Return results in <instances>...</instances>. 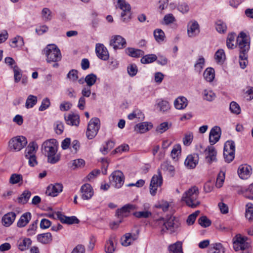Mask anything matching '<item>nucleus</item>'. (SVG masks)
I'll use <instances>...</instances> for the list:
<instances>
[{
    "instance_id": "1",
    "label": "nucleus",
    "mask_w": 253,
    "mask_h": 253,
    "mask_svg": "<svg viewBox=\"0 0 253 253\" xmlns=\"http://www.w3.org/2000/svg\"><path fill=\"white\" fill-rule=\"evenodd\" d=\"M237 43L239 50V62L240 67L245 69L248 64V54L250 47V42L246 34L241 32L237 38Z\"/></svg>"
},
{
    "instance_id": "2",
    "label": "nucleus",
    "mask_w": 253,
    "mask_h": 253,
    "mask_svg": "<svg viewBox=\"0 0 253 253\" xmlns=\"http://www.w3.org/2000/svg\"><path fill=\"white\" fill-rule=\"evenodd\" d=\"M42 152L47 157V161L50 164H55L60 160L57 154L58 143L56 140L50 139L44 142L42 145Z\"/></svg>"
},
{
    "instance_id": "3",
    "label": "nucleus",
    "mask_w": 253,
    "mask_h": 253,
    "mask_svg": "<svg viewBox=\"0 0 253 253\" xmlns=\"http://www.w3.org/2000/svg\"><path fill=\"white\" fill-rule=\"evenodd\" d=\"M198 195V187L193 186L183 194L182 200L186 203L188 207L195 208L200 204V202L197 200Z\"/></svg>"
},
{
    "instance_id": "4",
    "label": "nucleus",
    "mask_w": 253,
    "mask_h": 253,
    "mask_svg": "<svg viewBox=\"0 0 253 253\" xmlns=\"http://www.w3.org/2000/svg\"><path fill=\"white\" fill-rule=\"evenodd\" d=\"M48 63L56 62L61 60L62 58L60 49L54 44L47 45L43 49Z\"/></svg>"
},
{
    "instance_id": "5",
    "label": "nucleus",
    "mask_w": 253,
    "mask_h": 253,
    "mask_svg": "<svg viewBox=\"0 0 253 253\" xmlns=\"http://www.w3.org/2000/svg\"><path fill=\"white\" fill-rule=\"evenodd\" d=\"M248 238L241 234H237L233 239V247L236 251H242V253H249L248 249L250 244L247 242Z\"/></svg>"
},
{
    "instance_id": "6",
    "label": "nucleus",
    "mask_w": 253,
    "mask_h": 253,
    "mask_svg": "<svg viewBox=\"0 0 253 253\" xmlns=\"http://www.w3.org/2000/svg\"><path fill=\"white\" fill-rule=\"evenodd\" d=\"M117 2L116 7L122 10L121 14V20L124 22H127L131 19V6L125 0H114Z\"/></svg>"
},
{
    "instance_id": "7",
    "label": "nucleus",
    "mask_w": 253,
    "mask_h": 253,
    "mask_svg": "<svg viewBox=\"0 0 253 253\" xmlns=\"http://www.w3.org/2000/svg\"><path fill=\"white\" fill-rule=\"evenodd\" d=\"M100 125V120L98 118H93L90 120L86 132V136L88 139H91L97 135Z\"/></svg>"
},
{
    "instance_id": "8",
    "label": "nucleus",
    "mask_w": 253,
    "mask_h": 253,
    "mask_svg": "<svg viewBox=\"0 0 253 253\" xmlns=\"http://www.w3.org/2000/svg\"><path fill=\"white\" fill-rule=\"evenodd\" d=\"M27 144V139L23 136H17L11 138L9 141V147L10 150L19 151Z\"/></svg>"
},
{
    "instance_id": "9",
    "label": "nucleus",
    "mask_w": 253,
    "mask_h": 253,
    "mask_svg": "<svg viewBox=\"0 0 253 253\" xmlns=\"http://www.w3.org/2000/svg\"><path fill=\"white\" fill-rule=\"evenodd\" d=\"M235 145L232 140L227 141L224 147L223 155L225 161L227 163L232 162L235 157Z\"/></svg>"
},
{
    "instance_id": "10",
    "label": "nucleus",
    "mask_w": 253,
    "mask_h": 253,
    "mask_svg": "<svg viewBox=\"0 0 253 253\" xmlns=\"http://www.w3.org/2000/svg\"><path fill=\"white\" fill-rule=\"evenodd\" d=\"M110 183L115 187L121 188L124 183L125 176L120 170L114 171L109 177Z\"/></svg>"
},
{
    "instance_id": "11",
    "label": "nucleus",
    "mask_w": 253,
    "mask_h": 253,
    "mask_svg": "<svg viewBox=\"0 0 253 253\" xmlns=\"http://www.w3.org/2000/svg\"><path fill=\"white\" fill-rule=\"evenodd\" d=\"M163 183V177L160 170L158 174L153 175L150 184V192L152 196H155L157 193L158 188L161 187Z\"/></svg>"
},
{
    "instance_id": "12",
    "label": "nucleus",
    "mask_w": 253,
    "mask_h": 253,
    "mask_svg": "<svg viewBox=\"0 0 253 253\" xmlns=\"http://www.w3.org/2000/svg\"><path fill=\"white\" fill-rule=\"evenodd\" d=\"M163 225L166 230H169L171 233L175 232L179 228L180 223L174 216H170L167 222L162 220Z\"/></svg>"
},
{
    "instance_id": "13",
    "label": "nucleus",
    "mask_w": 253,
    "mask_h": 253,
    "mask_svg": "<svg viewBox=\"0 0 253 253\" xmlns=\"http://www.w3.org/2000/svg\"><path fill=\"white\" fill-rule=\"evenodd\" d=\"M137 209V207L133 204H126L123 206L120 209L117 210L116 211V215L118 218L122 219L125 217H127L131 211Z\"/></svg>"
},
{
    "instance_id": "14",
    "label": "nucleus",
    "mask_w": 253,
    "mask_h": 253,
    "mask_svg": "<svg viewBox=\"0 0 253 253\" xmlns=\"http://www.w3.org/2000/svg\"><path fill=\"white\" fill-rule=\"evenodd\" d=\"M204 154L206 160L208 164H211L212 162L217 161V152L213 146H209L207 147L204 150Z\"/></svg>"
},
{
    "instance_id": "15",
    "label": "nucleus",
    "mask_w": 253,
    "mask_h": 253,
    "mask_svg": "<svg viewBox=\"0 0 253 253\" xmlns=\"http://www.w3.org/2000/svg\"><path fill=\"white\" fill-rule=\"evenodd\" d=\"M139 230H137L135 233H127L121 238V243L124 246H129L132 242L137 239L139 235Z\"/></svg>"
},
{
    "instance_id": "16",
    "label": "nucleus",
    "mask_w": 253,
    "mask_h": 253,
    "mask_svg": "<svg viewBox=\"0 0 253 253\" xmlns=\"http://www.w3.org/2000/svg\"><path fill=\"white\" fill-rule=\"evenodd\" d=\"M110 45L115 49L123 48L126 46V40L119 35L114 36L112 37L110 41Z\"/></svg>"
},
{
    "instance_id": "17",
    "label": "nucleus",
    "mask_w": 253,
    "mask_h": 253,
    "mask_svg": "<svg viewBox=\"0 0 253 253\" xmlns=\"http://www.w3.org/2000/svg\"><path fill=\"white\" fill-rule=\"evenodd\" d=\"M95 52L97 57L101 60L106 61L109 58L108 51L103 44L97 43L96 44Z\"/></svg>"
},
{
    "instance_id": "18",
    "label": "nucleus",
    "mask_w": 253,
    "mask_h": 253,
    "mask_svg": "<svg viewBox=\"0 0 253 253\" xmlns=\"http://www.w3.org/2000/svg\"><path fill=\"white\" fill-rule=\"evenodd\" d=\"M200 26L195 20L190 21L187 26V33L189 37H194L200 33Z\"/></svg>"
},
{
    "instance_id": "19",
    "label": "nucleus",
    "mask_w": 253,
    "mask_h": 253,
    "mask_svg": "<svg viewBox=\"0 0 253 253\" xmlns=\"http://www.w3.org/2000/svg\"><path fill=\"white\" fill-rule=\"evenodd\" d=\"M221 135V129L219 126H215L211 128L209 134V142L213 145L218 141Z\"/></svg>"
},
{
    "instance_id": "20",
    "label": "nucleus",
    "mask_w": 253,
    "mask_h": 253,
    "mask_svg": "<svg viewBox=\"0 0 253 253\" xmlns=\"http://www.w3.org/2000/svg\"><path fill=\"white\" fill-rule=\"evenodd\" d=\"M82 198L83 200H88L93 195V191L89 184L85 183L82 186L81 189Z\"/></svg>"
},
{
    "instance_id": "21",
    "label": "nucleus",
    "mask_w": 253,
    "mask_h": 253,
    "mask_svg": "<svg viewBox=\"0 0 253 253\" xmlns=\"http://www.w3.org/2000/svg\"><path fill=\"white\" fill-rule=\"evenodd\" d=\"M63 190V186L61 184L56 183L54 185H49L46 190L45 193L47 195L55 197L61 192Z\"/></svg>"
},
{
    "instance_id": "22",
    "label": "nucleus",
    "mask_w": 253,
    "mask_h": 253,
    "mask_svg": "<svg viewBox=\"0 0 253 253\" xmlns=\"http://www.w3.org/2000/svg\"><path fill=\"white\" fill-rule=\"evenodd\" d=\"M55 214L57 218L59 219L62 223L72 224L74 223H79L80 222V220L76 216H66L63 215L60 211L56 212Z\"/></svg>"
},
{
    "instance_id": "23",
    "label": "nucleus",
    "mask_w": 253,
    "mask_h": 253,
    "mask_svg": "<svg viewBox=\"0 0 253 253\" xmlns=\"http://www.w3.org/2000/svg\"><path fill=\"white\" fill-rule=\"evenodd\" d=\"M199 162V155L197 154H193L188 155L184 162L185 166L189 169L196 167Z\"/></svg>"
},
{
    "instance_id": "24",
    "label": "nucleus",
    "mask_w": 253,
    "mask_h": 253,
    "mask_svg": "<svg viewBox=\"0 0 253 253\" xmlns=\"http://www.w3.org/2000/svg\"><path fill=\"white\" fill-rule=\"evenodd\" d=\"M16 213L14 212H9L5 214L2 217L1 223L5 227L10 226L16 218Z\"/></svg>"
},
{
    "instance_id": "25",
    "label": "nucleus",
    "mask_w": 253,
    "mask_h": 253,
    "mask_svg": "<svg viewBox=\"0 0 253 253\" xmlns=\"http://www.w3.org/2000/svg\"><path fill=\"white\" fill-rule=\"evenodd\" d=\"M252 168L250 166L242 165L240 166L238 170L239 177L242 179H247L251 173Z\"/></svg>"
},
{
    "instance_id": "26",
    "label": "nucleus",
    "mask_w": 253,
    "mask_h": 253,
    "mask_svg": "<svg viewBox=\"0 0 253 253\" xmlns=\"http://www.w3.org/2000/svg\"><path fill=\"white\" fill-rule=\"evenodd\" d=\"M152 126L151 123L145 122L137 124L134 126V130L137 132L143 133L151 129Z\"/></svg>"
},
{
    "instance_id": "27",
    "label": "nucleus",
    "mask_w": 253,
    "mask_h": 253,
    "mask_svg": "<svg viewBox=\"0 0 253 253\" xmlns=\"http://www.w3.org/2000/svg\"><path fill=\"white\" fill-rule=\"evenodd\" d=\"M143 206L145 210L144 211H136L134 212V216L139 218H146L152 215V212L149 211L150 209L149 205L148 204H145Z\"/></svg>"
},
{
    "instance_id": "28",
    "label": "nucleus",
    "mask_w": 253,
    "mask_h": 253,
    "mask_svg": "<svg viewBox=\"0 0 253 253\" xmlns=\"http://www.w3.org/2000/svg\"><path fill=\"white\" fill-rule=\"evenodd\" d=\"M65 120L68 125L78 126L80 123V116L75 114H69L65 116Z\"/></svg>"
},
{
    "instance_id": "29",
    "label": "nucleus",
    "mask_w": 253,
    "mask_h": 253,
    "mask_svg": "<svg viewBox=\"0 0 253 253\" xmlns=\"http://www.w3.org/2000/svg\"><path fill=\"white\" fill-rule=\"evenodd\" d=\"M117 240L115 237L111 236L106 242L105 249L106 253H113L116 248Z\"/></svg>"
},
{
    "instance_id": "30",
    "label": "nucleus",
    "mask_w": 253,
    "mask_h": 253,
    "mask_svg": "<svg viewBox=\"0 0 253 253\" xmlns=\"http://www.w3.org/2000/svg\"><path fill=\"white\" fill-rule=\"evenodd\" d=\"M31 214L30 212H26L22 214L18 221L17 225L19 227H23L26 226L31 220Z\"/></svg>"
},
{
    "instance_id": "31",
    "label": "nucleus",
    "mask_w": 253,
    "mask_h": 253,
    "mask_svg": "<svg viewBox=\"0 0 253 253\" xmlns=\"http://www.w3.org/2000/svg\"><path fill=\"white\" fill-rule=\"evenodd\" d=\"M208 252L209 253H224V249L221 243H215L210 245Z\"/></svg>"
},
{
    "instance_id": "32",
    "label": "nucleus",
    "mask_w": 253,
    "mask_h": 253,
    "mask_svg": "<svg viewBox=\"0 0 253 253\" xmlns=\"http://www.w3.org/2000/svg\"><path fill=\"white\" fill-rule=\"evenodd\" d=\"M37 240L42 244H47L52 241V236L51 234L49 232L39 234L37 236Z\"/></svg>"
},
{
    "instance_id": "33",
    "label": "nucleus",
    "mask_w": 253,
    "mask_h": 253,
    "mask_svg": "<svg viewBox=\"0 0 253 253\" xmlns=\"http://www.w3.org/2000/svg\"><path fill=\"white\" fill-rule=\"evenodd\" d=\"M187 104L188 101L187 99L183 96L178 97L174 102L175 107L179 110L184 109L187 106Z\"/></svg>"
},
{
    "instance_id": "34",
    "label": "nucleus",
    "mask_w": 253,
    "mask_h": 253,
    "mask_svg": "<svg viewBox=\"0 0 253 253\" xmlns=\"http://www.w3.org/2000/svg\"><path fill=\"white\" fill-rule=\"evenodd\" d=\"M161 168L165 171L169 173L170 176H173L175 174V168L168 162H164L161 164Z\"/></svg>"
},
{
    "instance_id": "35",
    "label": "nucleus",
    "mask_w": 253,
    "mask_h": 253,
    "mask_svg": "<svg viewBox=\"0 0 253 253\" xmlns=\"http://www.w3.org/2000/svg\"><path fill=\"white\" fill-rule=\"evenodd\" d=\"M38 149V144L35 142H30L25 151V156L29 155H35Z\"/></svg>"
},
{
    "instance_id": "36",
    "label": "nucleus",
    "mask_w": 253,
    "mask_h": 253,
    "mask_svg": "<svg viewBox=\"0 0 253 253\" xmlns=\"http://www.w3.org/2000/svg\"><path fill=\"white\" fill-rule=\"evenodd\" d=\"M31 240L29 238H25L18 241L17 246L21 251L27 250L31 244Z\"/></svg>"
},
{
    "instance_id": "37",
    "label": "nucleus",
    "mask_w": 253,
    "mask_h": 253,
    "mask_svg": "<svg viewBox=\"0 0 253 253\" xmlns=\"http://www.w3.org/2000/svg\"><path fill=\"white\" fill-rule=\"evenodd\" d=\"M169 250L170 253H183L182 243L178 241L170 245L169 247Z\"/></svg>"
},
{
    "instance_id": "38",
    "label": "nucleus",
    "mask_w": 253,
    "mask_h": 253,
    "mask_svg": "<svg viewBox=\"0 0 253 253\" xmlns=\"http://www.w3.org/2000/svg\"><path fill=\"white\" fill-rule=\"evenodd\" d=\"M126 50L127 54L132 57L137 58L144 54V52L143 50L138 49L128 48Z\"/></svg>"
},
{
    "instance_id": "39",
    "label": "nucleus",
    "mask_w": 253,
    "mask_h": 253,
    "mask_svg": "<svg viewBox=\"0 0 253 253\" xmlns=\"http://www.w3.org/2000/svg\"><path fill=\"white\" fill-rule=\"evenodd\" d=\"M204 78L209 82H212L215 77L214 70L212 68H207L204 72Z\"/></svg>"
},
{
    "instance_id": "40",
    "label": "nucleus",
    "mask_w": 253,
    "mask_h": 253,
    "mask_svg": "<svg viewBox=\"0 0 253 253\" xmlns=\"http://www.w3.org/2000/svg\"><path fill=\"white\" fill-rule=\"evenodd\" d=\"M23 176L20 174L13 173L10 176L9 182L12 184H19L21 185L22 184Z\"/></svg>"
},
{
    "instance_id": "41",
    "label": "nucleus",
    "mask_w": 253,
    "mask_h": 253,
    "mask_svg": "<svg viewBox=\"0 0 253 253\" xmlns=\"http://www.w3.org/2000/svg\"><path fill=\"white\" fill-rule=\"evenodd\" d=\"M31 195V193L28 190L24 191L18 198V203L25 204L27 203Z\"/></svg>"
},
{
    "instance_id": "42",
    "label": "nucleus",
    "mask_w": 253,
    "mask_h": 253,
    "mask_svg": "<svg viewBox=\"0 0 253 253\" xmlns=\"http://www.w3.org/2000/svg\"><path fill=\"white\" fill-rule=\"evenodd\" d=\"M171 126V123H169L167 122H163L157 126L156 131L157 132L162 134L169 129Z\"/></svg>"
},
{
    "instance_id": "43",
    "label": "nucleus",
    "mask_w": 253,
    "mask_h": 253,
    "mask_svg": "<svg viewBox=\"0 0 253 253\" xmlns=\"http://www.w3.org/2000/svg\"><path fill=\"white\" fill-rule=\"evenodd\" d=\"M154 36L156 41L158 42H163L165 38V34L160 29H157L154 31Z\"/></svg>"
},
{
    "instance_id": "44",
    "label": "nucleus",
    "mask_w": 253,
    "mask_h": 253,
    "mask_svg": "<svg viewBox=\"0 0 253 253\" xmlns=\"http://www.w3.org/2000/svg\"><path fill=\"white\" fill-rule=\"evenodd\" d=\"M97 80V76L94 74L87 75L85 79L84 82L86 83L87 86L91 87L94 85Z\"/></svg>"
},
{
    "instance_id": "45",
    "label": "nucleus",
    "mask_w": 253,
    "mask_h": 253,
    "mask_svg": "<svg viewBox=\"0 0 253 253\" xmlns=\"http://www.w3.org/2000/svg\"><path fill=\"white\" fill-rule=\"evenodd\" d=\"M157 59V57L155 54H148L142 57L141 62L142 64H149L156 61Z\"/></svg>"
},
{
    "instance_id": "46",
    "label": "nucleus",
    "mask_w": 253,
    "mask_h": 253,
    "mask_svg": "<svg viewBox=\"0 0 253 253\" xmlns=\"http://www.w3.org/2000/svg\"><path fill=\"white\" fill-rule=\"evenodd\" d=\"M245 216L250 221L253 219V204L249 203L246 206Z\"/></svg>"
},
{
    "instance_id": "47",
    "label": "nucleus",
    "mask_w": 253,
    "mask_h": 253,
    "mask_svg": "<svg viewBox=\"0 0 253 253\" xmlns=\"http://www.w3.org/2000/svg\"><path fill=\"white\" fill-rule=\"evenodd\" d=\"M37 102V97L33 95L28 96L25 103L27 108H32Z\"/></svg>"
},
{
    "instance_id": "48",
    "label": "nucleus",
    "mask_w": 253,
    "mask_h": 253,
    "mask_svg": "<svg viewBox=\"0 0 253 253\" xmlns=\"http://www.w3.org/2000/svg\"><path fill=\"white\" fill-rule=\"evenodd\" d=\"M41 14L42 19L44 21H50L52 18V12L48 8H43L42 10Z\"/></svg>"
},
{
    "instance_id": "49",
    "label": "nucleus",
    "mask_w": 253,
    "mask_h": 253,
    "mask_svg": "<svg viewBox=\"0 0 253 253\" xmlns=\"http://www.w3.org/2000/svg\"><path fill=\"white\" fill-rule=\"evenodd\" d=\"M215 59L218 63H223L225 59V54L223 49H218L215 54Z\"/></svg>"
},
{
    "instance_id": "50",
    "label": "nucleus",
    "mask_w": 253,
    "mask_h": 253,
    "mask_svg": "<svg viewBox=\"0 0 253 253\" xmlns=\"http://www.w3.org/2000/svg\"><path fill=\"white\" fill-rule=\"evenodd\" d=\"M193 139V134L192 132H187L183 138V143L185 146H189Z\"/></svg>"
},
{
    "instance_id": "51",
    "label": "nucleus",
    "mask_w": 253,
    "mask_h": 253,
    "mask_svg": "<svg viewBox=\"0 0 253 253\" xmlns=\"http://www.w3.org/2000/svg\"><path fill=\"white\" fill-rule=\"evenodd\" d=\"M216 29L220 33H224L227 30L226 24L221 20H218L216 22Z\"/></svg>"
},
{
    "instance_id": "52",
    "label": "nucleus",
    "mask_w": 253,
    "mask_h": 253,
    "mask_svg": "<svg viewBox=\"0 0 253 253\" xmlns=\"http://www.w3.org/2000/svg\"><path fill=\"white\" fill-rule=\"evenodd\" d=\"M203 94L204 99L209 101L213 100L216 96L215 94L211 90H205Z\"/></svg>"
},
{
    "instance_id": "53",
    "label": "nucleus",
    "mask_w": 253,
    "mask_h": 253,
    "mask_svg": "<svg viewBox=\"0 0 253 253\" xmlns=\"http://www.w3.org/2000/svg\"><path fill=\"white\" fill-rule=\"evenodd\" d=\"M229 109L230 111L233 114L238 115L241 113V108L239 105L235 101H232L230 103Z\"/></svg>"
},
{
    "instance_id": "54",
    "label": "nucleus",
    "mask_w": 253,
    "mask_h": 253,
    "mask_svg": "<svg viewBox=\"0 0 253 253\" xmlns=\"http://www.w3.org/2000/svg\"><path fill=\"white\" fill-rule=\"evenodd\" d=\"M235 38V33L229 34L227 38L226 45L228 48L233 49L234 47L233 42Z\"/></svg>"
},
{
    "instance_id": "55",
    "label": "nucleus",
    "mask_w": 253,
    "mask_h": 253,
    "mask_svg": "<svg viewBox=\"0 0 253 253\" xmlns=\"http://www.w3.org/2000/svg\"><path fill=\"white\" fill-rule=\"evenodd\" d=\"M159 110L163 112H165L170 108L169 103L166 100H161L157 104Z\"/></svg>"
},
{
    "instance_id": "56",
    "label": "nucleus",
    "mask_w": 253,
    "mask_h": 253,
    "mask_svg": "<svg viewBox=\"0 0 253 253\" xmlns=\"http://www.w3.org/2000/svg\"><path fill=\"white\" fill-rule=\"evenodd\" d=\"M177 9L182 14H185L189 11V6L186 2H181L178 4Z\"/></svg>"
},
{
    "instance_id": "57",
    "label": "nucleus",
    "mask_w": 253,
    "mask_h": 253,
    "mask_svg": "<svg viewBox=\"0 0 253 253\" xmlns=\"http://www.w3.org/2000/svg\"><path fill=\"white\" fill-rule=\"evenodd\" d=\"M198 222L199 224L203 227H209L211 223V221L206 216L201 217L198 220Z\"/></svg>"
},
{
    "instance_id": "58",
    "label": "nucleus",
    "mask_w": 253,
    "mask_h": 253,
    "mask_svg": "<svg viewBox=\"0 0 253 253\" xmlns=\"http://www.w3.org/2000/svg\"><path fill=\"white\" fill-rule=\"evenodd\" d=\"M245 196L251 200H253V183L250 184L248 188L243 190Z\"/></svg>"
},
{
    "instance_id": "59",
    "label": "nucleus",
    "mask_w": 253,
    "mask_h": 253,
    "mask_svg": "<svg viewBox=\"0 0 253 253\" xmlns=\"http://www.w3.org/2000/svg\"><path fill=\"white\" fill-rule=\"evenodd\" d=\"M200 211H196L195 212L188 216L186 220V222L188 225H192L195 222L196 217L200 213Z\"/></svg>"
},
{
    "instance_id": "60",
    "label": "nucleus",
    "mask_w": 253,
    "mask_h": 253,
    "mask_svg": "<svg viewBox=\"0 0 253 253\" xmlns=\"http://www.w3.org/2000/svg\"><path fill=\"white\" fill-rule=\"evenodd\" d=\"M50 105V101L48 98L46 97L42 100V104L40 106L39 110L40 111H43L47 109Z\"/></svg>"
},
{
    "instance_id": "61",
    "label": "nucleus",
    "mask_w": 253,
    "mask_h": 253,
    "mask_svg": "<svg viewBox=\"0 0 253 253\" xmlns=\"http://www.w3.org/2000/svg\"><path fill=\"white\" fill-rule=\"evenodd\" d=\"M163 20L166 25H169L174 22L176 19L172 14L169 13L165 15Z\"/></svg>"
},
{
    "instance_id": "62",
    "label": "nucleus",
    "mask_w": 253,
    "mask_h": 253,
    "mask_svg": "<svg viewBox=\"0 0 253 253\" xmlns=\"http://www.w3.org/2000/svg\"><path fill=\"white\" fill-rule=\"evenodd\" d=\"M54 130L55 132L57 134H61L64 131V125L63 124L60 122L57 121L54 124Z\"/></svg>"
},
{
    "instance_id": "63",
    "label": "nucleus",
    "mask_w": 253,
    "mask_h": 253,
    "mask_svg": "<svg viewBox=\"0 0 253 253\" xmlns=\"http://www.w3.org/2000/svg\"><path fill=\"white\" fill-rule=\"evenodd\" d=\"M181 153V146L179 144L175 145L171 152V156L172 159L177 157L179 154Z\"/></svg>"
},
{
    "instance_id": "64",
    "label": "nucleus",
    "mask_w": 253,
    "mask_h": 253,
    "mask_svg": "<svg viewBox=\"0 0 253 253\" xmlns=\"http://www.w3.org/2000/svg\"><path fill=\"white\" fill-rule=\"evenodd\" d=\"M224 173H219L217 177L215 186L217 188H220L222 186L224 181Z\"/></svg>"
}]
</instances>
